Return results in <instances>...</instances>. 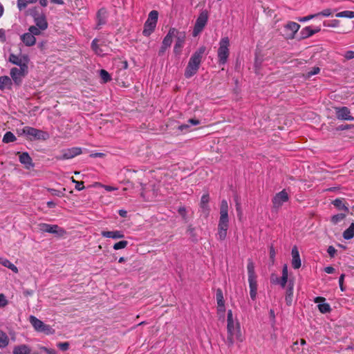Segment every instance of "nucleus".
<instances>
[{
  "instance_id": "obj_1",
  "label": "nucleus",
  "mask_w": 354,
  "mask_h": 354,
  "mask_svg": "<svg viewBox=\"0 0 354 354\" xmlns=\"http://www.w3.org/2000/svg\"><path fill=\"white\" fill-rule=\"evenodd\" d=\"M227 342L229 345H233L234 342H243L241 330V324L232 310L227 311Z\"/></svg>"
},
{
  "instance_id": "obj_2",
  "label": "nucleus",
  "mask_w": 354,
  "mask_h": 354,
  "mask_svg": "<svg viewBox=\"0 0 354 354\" xmlns=\"http://www.w3.org/2000/svg\"><path fill=\"white\" fill-rule=\"evenodd\" d=\"M205 49V46L200 47L190 57L185 71L187 78L192 77L198 71Z\"/></svg>"
},
{
  "instance_id": "obj_3",
  "label": "nucleus",
  "mask_w": 354,
  "mask_h": 354,
  "mask_svg": "<svg viewBox=\"0 0 354 354\" xmlns=\"http://www.w3.org/2000/svg\"><path fill=\"white\" fill-rule=\"evenodd\" d=\"M230 41L228 37H223L218 43L217 50L218 62L220 65H224L227 63L230 56Z\"/></svg>"
},
{
  "instance_id": "obj_4",
  "label": "nucleus",
  "mask_w": 354,
  "mask_h": 354,
  "mask_svg": "<svg viewBox=\"0 0 354 354\" xmlns=\"http://www.w3.org/2000/svg\"><path fill=\"white\" fill-rule=\"evenodd\" d=\"M21 134H24L30 140H46L49 138V134L47 132L28 126L21 129Z\"/></svg>"
},
{
  "instance_id": "obj_5",
  "label": "nucleus",
  "mask_w": 354,
  "mask_h": 354,
  "mask_svg": "<svg viewBox=\"0 0 354 354\" xmlns=\"http://www.w3.org/2000/svg\"><path fill=\"white\" fill-rule=\"evenodd\" d=\"M158 12L156 10H152L149 13L148 18L145 23L142 34L149 37L155 30L158 22Z\"/></svg>"
},
{
  "instance_id": "obj_6",
  "label": "nucleus",
  "mask_w": 354,
  "mask_h": 354,
  "mask_svg": "<svg viewBox=\"0 0 354 354\" xmlns=\"http://www.w3.org/2000/svg\"><path fill=\"white\" fill-rule=\"evenodd\" d=\"M30 323L37 332L43 333L46 335H51L55 333V330L49 325L45 324L42 321L35 316H30Z\"/></svg>"
},
{
  "instance_id": "obj_7",
  "label": "nucleus",
  "mask_w": 354,
  "mask_h": 354,
  "mask_svg": "<svg viewBox=\"0 0 354 354\" xmlns=\"http://www.w3.org/2000/svg\"><path fill=\"white\" fill-rule=\"evenodd\" d=\"M218 226L226 228L229 227L228 204L225 200H223L221 203L220 218Z\"/></svg>"
},
{
  "instance_id": "obj_8",
  "label": "nucleus",
  "mask_w": 354,
  "mask_h": 354,
  "mask_svg": "<svg viewBox=\"0 0 354 354\" xmlns=\"http://www.w3.org/2000/svg\"><path fill=\"white\" fill-rule=\"evenodd\" d=\"M208 15L207 12L203 11L198 17L193 30L192 35L194 37L198 36L204 29L207 24Z\"/></svg>"
},
{
  "instance_id": "obj_9",
  "label": "nucleus",
  "mask_w": 354,
  "mask_h": 354,
  "mask_svg": "<svg viewBox=\"0 0 354 354\" xmlns=\"http://www.w3.org/2000/svg\"><path fill=\"white\" fill-rule=\"evenodd\" d=\"M28 67L23 64L22 67L12 68L10 70V76L15 84H19L21 82L22 79L28 74Z\"/></svg>"
},
{
  "instance_id": "obj_10",
  "label": "nucleus",
  "mask_w": 354,
  "mask_h": 354,
  "mask_svg": "<svg viewBox=\"0 0 354 354\" xmlns=\"http://www.w3.org/2000/svg\"><path fill=\"white\" fill-rule=\"evenodd\" d=\"M38 227L41 232L55 234L59 236H63L66 234V231L63 228L59 227L57 225H50L42 223H39Z\"/></svg>"
},
{
  "instance_id": "obj_11",
  "label": "nucleus",
  "mask_w": 354,
  "mask_h": 354,
  "mask_svg": "<svg viewBox=\"0 0 354 354\" xmlns=\"http://www.w3.org/2000/svg\"><path fill=\"white\" fill-rule=\"evenodd\" d=\"M299 28L300 25L299 24L290 21L284 26L283 35L286 39H293Z\"/></svg>"
},
{
  "instance_id": "obj_12",
  "label": "nucleus",
  "mask_w": 354,
  "mask_h": 354,
  "mask_svg": "<svg viewBox=\"0 0 354 354\" xmlns=\"http://www.w3.org/2000/svg\"><path fill=\"white\" fill-rule=\"evenodd\" d=\"M289 199L288 192L283 189L281 192L277 193L272 198L273 207L278 209L283 204L287 202Z\"/></svg>"
},
{
  "instance_id": "obj_13",
  "label": "nucleus",
  "mask_w": 354,
  "mask_h": 354,
  "mask_svg": "<svg viewBox=\"0 0 354 354\" xmlns=\"http://www.w3.org/2000/svg\"><path fill=\"white\" fill-rule=\"evenodd\" d=\"M82 153L80 147H72L62 151V155L57 156L58 160H66L73 158Z\"/></svg>"
},
{
  "instance_id": "obj_14",
  "label": "nucleus",
  "mask_w": 354,
  "mask_h": 354,
  "mask_svg": "<svg viewBox=\"0 0 354 354\" xmlns=\"http://www.w3.org/2000/svg\"><path fill=\"white\" fill-rule=\"evenodd\" d=\"M176 41L174 47V53L176 55H179L181 54L182 48L184 46V43L185 41V33L184 32H179L178 34H176Z\"/></svg>"
},
{
  "instance_id": "obj_15",
  "label": "nucleus",
  "mask_w": 354,
  "mask_h": 354,
  "mask_svg": "<svg viewBox=\"0 0 354 354\" xmlns=\"http://www.w3.org/2000/svg\"><path fill=\"white\" fill-rule=\"evenodd\" d=\"M145 186L142 188V192L141 193L142 196L145 201H152L158 195V189H156L154 186L151 189V190H149V187Z\"/></svg>"
},
{
  "instance_id": "obj_16",
  "label": "nucleus",
  "mask_w": 354,
  "mask_h": 354,
  "mask_svg": "<svg viewBox=\"0 0 354 354\" xmlns=\"http://www.w3.org/2000/svg\"><path fill=\"white\" fill-rule=\"evenodd\" d=\"M337 118L339 120H353L354 118L350 115V110L346 107H340L335 109Z\"/></svg>"
},
{
  "instance_id": "obj_17",
  "label": "nucleus",
  "mask_w": 354,
  "mask_h": 354,
  "mask_svg": "<svg viewBox=\"0 0 354 354\" xmlns=\"http://www.w3.org/2000/svg\"><path fill=\"white\" fill-rule=\"evenodd\" d=\"M9 61L11 63L19 66V67H22L23 64L28 66V59L27 56L24 55H16L14 54H10L9 57Z\"/></svg>"
},
{
  "instance_id": "obj_18",
  "label": "nucleus",
  "mask_w": 354,
  "mask_h": 354,
  "mask_svg": "<svg viewBox=\"0 0 354 354\" xmlns=\"http://www.w3.org/2000/svg\"><path fill=\"white\" fill-rule=\"evenodd\" d=\"M292 266L294 269H299L301 266L299 250L296 245L293 246L291 251Z\"/></svg>"
},
{
  "instance_id": "obj_19",
  "label": "nucleus",
  "mask_w": 354,
  "mask_h": 354,
  "mask_svg": "<svg viewBox=\"0 0 354 354\" xmlns=\"http://www.w3.org/2000/svg\"><path fill=\"white\" fill-rule=\"evenodd\" d=\"M101 234L103 237L109 238L112 239H120L124 237V234L120 230L114 231H102Z\"/></svg>"
},
{
  "instance_id": "obj_20",
  "label": "nucleus",
  "mask_w": 354,
  "mask_h": 354,
  "mask_svg": "<svg viewBox=\"0 0 354 354\" xmlns=\"http://www.w3.org/2000/svg\"><path fill=\"white\" fill-rule=\"evenodd\" d=\"M176 34H178V30H176L174 28H170L169 32H168V33L165 37V38H164V39L162 41V44L165 47H169L171 45L173 37H176Z\"/></svg>"
},
{
  "instance_id": "obj_21",
  "label": "nucleus",
  "mask_w": 354,
  "mask_h": 354,
  "mask_svg": "<svg viewBox=\"0 0 354 354\" xmlns=\"http://www.w3.org/2000/svg\"><path fill=\"white\" fill-rule=\"evenodd\" d=\"M320 30V27L313 28L311 26H306L301 30V35L303 38H308L319 32Z\"/></svg>"
},
{
  "instance_id": "obj_22",
  "label": "nucleus",
  "mask_w": 354,
  "mask_h": 354,
  "mask_svg": "<svg viewBox=\"0 0 354 354\" xmlns=\"http://www.w3.org/2000/svg\"><path fill=\"white\" fill-rule=\"evenodd\" d=\"M250 288V296L252 300H255L257 295V279H248Z\"/></svg>"
},
{
  "instance_id": "obj_23",
  "label": "nucleus",
  "mask_w": 354,
  "mask_h": 354,
  "mask_svg": "<svg viewBox=\"0 0 354 354\" xmlns=\"http://www.w3.org/2000/svg\"><path fill=\"white\" fill-rule=\"evenodd\" d=\"M201 123L200 120L194 118L189 119L187 121V124H181L178 127V130H180L182 132H187L189 131V128L192 125H198Z\"/></svg>"
},
{
  "instance_id": "obj_24",
  "label": "nucleus",
  "mask_w": 354,
  "mask_h": 354,
  "mask_svg": "<svg viewBox=\"0 0 354 354\" xmlns=\"http://www.w3.org/2000/svg\"><path fill=\"white\" fill-rule=\"evenodd\" d=\"M21 39L27 46H33L36 42L35 37L32 35V34L29 32H26L22 35L21 36Z\"/></svg>"
},
{
  "instance_id": "obj_25",
  "label": "nucleus",
  "mask_w": 354,
  "mask_h": 354,
  "mask_svg": "<svg viewBox=\"0 0 354 354\" xmlns=\"http://www.w3.org/2000/svg\"><path fill=\"white\" fill-rule=\"evenodd\" d=\"M19 161L21 164L24 165L26 168H30L32 165V159L28 153H18Z\"/></svg>"
},
{
  "instance_id": "obj_26",
  "label": "nucleus",
  "mask_w": 354,
  "mask_h": 354,
  "mask_svg": "<svg viewBox=\"0 0 354 354\" xmlns=\"http://www.w3.org/2000/svg\"><path fill=\"white\" fill-rule=\"evenodd\" d=\"M13 354H29L30 348L28 345L21 344L14 347Z\"/></svg>"
},
{
  "instance_id": "obj_27",
  "label": "nucleus",
  "mask_w": 354,
  "mask_h": 354,
  "mask_svg": "<svg viewBox=\"0 0 354 354\" xmlns=\"http://www.w3.org/2000/svg\"><path fill=\"white\" fill-rule=\"evenodd\" d=\"M37 27L40 30H44L48 28V23L44 15L38 16L35 19Z\"/></svg>"
},
{
  "instance_id": "obj_28",
  "label": "nucleus",
  "mask_w": 354,
  "mask_h": 354,
  "mask_svg": "<svg viewBox=\"0 0 354 354\" xmlns=\"http://www.w3.org/2000/svg\"><path fill=\"white\" fill-rule=\"evenodd\" d=\"M332 204L339 210H344L345 212H348V208L346 205L344 198H337L332 202Z\"/></svg>"
},
{
  "instance_id": "obj_29",
  "label": "nucleus",
  "mask_w": 354,
  "mask_h": 354,
  "mask_svg": "<svg viewBox=\"0 0 354 354\" xmlns=\"http://www.w3.org/2000/svg\"><path fill=\"white\" fill-rule=\"evenodd\" d=\"M0 264L9 268L15 273H17L19 272L18 268L7 259L0 257Z\"/></svg>"
},
{
  "instance_id": "obj_30",
  "label": "nucleus",
  "mask_w": 354,
  "mask_h": 354,
  "mask_svg": "<svg viewBox=\"0 0 354 354\" xmlns=\"http://www.w3.org/2000/svg\"><path fill=\"white\" fill-rule=\"evenodd\" d=\"M247 270L248 274V279H257V275L254 270V264L251 260H249L248 263Z\"/></svg>"
},
{
  "instance_id": "obj_31",
  "label": "nucleus",
  "mask_w": 354,
  "mask_h": 354,
  "mask_svg": "<svg viewBox=\"0 0 354 354\" xmlns=\"http://www.w3.org/2000/svg\"><path fill=\"white\" fill-rule=\"evenodd\" d=\"M99 40L97 39H95L92 41L91 47L93 51L97 55H103L105 54L104 50L102 48H100L98 46Z\"/></svg>"
},
{
  "instance_id": "obj_32",
  "label": "nucleus",
  "mask_w": 354,
  "mask_h": 354,
  "mask_svg": "<svg viewBox=\"0 0 354 354\" xmlns=\"http://www.w3.org/2000/svg\"><path fill=\"white\" fill-rule=\"evenodd\" d=\"M9 337L8 335L0 330V348H5L9 344Z\"/></svg>"
},
{
  "instance_id": "obj_33",
  "label": "nucleus",
  "mask_w": 354,
  "mask_h": 354,
  "mask_svg": "<svg viewBox=\"0 0 354 354\" xmlns=\"http://www.w3.org/2000/svg\"><path fill=\"white\" fill-rule=\"evenodd\" d=\"M11 85V80L8 76H3L0 77V88L4 89L10 87Z\"/></svg>"
},
{
  "instance_id": "obj_34",
  "label": "nucleus",
  "mask_w": 354,
  "mask_h": 354,
  "mask_svg": "<svg viewBox=\"0 0 354 354\" xmlns=\"http://www.w3.org/2000/svg\"><path fill=\"white\" fill-rule=\"evenodd\" d=\"M354 236V223H352L343 233L345 239H351Z\"/></svg>"
},
{
  "instance_id": "obj_35",
  "label": "nucleus",
  "mask_w": 354,
  "mask_h": 354,
  "mask_svg": "<svg viewBox=\"0 0 354 354\" xmlns=\"http://www.w3.org/2000/svg\"><path fill=\"white\" fill-rule=\"evenodd\" d=\"M227 229L228 228L218 226L216 237L218 240L223 241L226 238Z\"/></svg>"
},
{
  "instance_id": "obj_36",
  "label": "nucleus",
  "mask_w": 354,
  "mask_h": 354,
  "mask_svg": "<svg viewBox=\"0 0 354 354\" xmlns=\"http://www.w3.org/2000/svg\"><path fill=\"white\" fill-rule=\"evenodd\" d=\"M100 76L103 83H106L111 80V75L106 70H100Z\"/></svg>"
},
{
  "instance_id": "obj_37",
  "label": "nucleus",
  "mask_w": 354,
  "mask_h": 354,
  "mask_svg": "<svg viewBox=\"0 0 354 354\" xmlns=\"http://www.w3.org/2000/svg\"><path fill=\"white\" fill-rule=\"evenodd\" d=\"M216 302H217L218 306H222V304H225L223 294L221 289H220V288L217 289V290H216Z\"/></svg>"
},
{
  "instance_id": "obj_38",
  "label": "nucleus",
  "mask_w": 354,
  "mask_h": 354,
  "mask_svg": "<svg viewBox=\"0 0 354 354\" xmlns=\"http://www.w3.org/2000/svg\"><path fill=\"white\" fill-rule=\"evenodd\" d=\"M15 140H16V137L15 136V135L12 133L10 132V131L6 132L3 138V142L5 143H9V142H14Z\"/></svg>"
},
{
  "instance_id": "obj_39",
  "label": "nucleus",
  "mask_w": 354,
  "mask_h": 354,
  "mask_svg": "<svg viewBox=\"0 0 354 354\" xmlns=\"http://www.w3.org/2000/svg\"><path fill=\"white\" fill-rule=\"evenodd\" d=\"M37 0H17V6L19 10L25 8L28 4L35 3Z\"/></svg>"
},
{
  "instance_id": "obj_40",
  "label": "nucleus",
  "mask_w": 354,
  "mask_h": 354,
  "mask_svg": "<svg viewBox=\"0 0 354 354\" xmlns=\"http://www.w3.org/2000/svg\"><path fill=\"white\" fill-rule=\"evenodd\" d=\"M337 17L354 18V11L345 10L338 12L335 15Z\"/></svg>"
},
{
  "instance_id": "obj_41",
  "label": "nucleus",
  "mask_w": 354,
  "mask_h": 354,
  "mask_svg": "<svg viewBox=\"0 0 354 354\" xmlns=\"http://www.w3.org/2000/svg\"><path fill=\"white\" fill-rule=\"evenodd\" d=\"M346 217V214H337L336 215H334L333 216H332L331 218V222L333 223V224H337L338 223H339L340 221H342V220H344V218Z\"/></svg>"
},
{
  "instance_id": "obj_42",
  "label": "nucleus",
  "mask_w": 354,
  "mask_h": 354,
  "mask_svg": "<svg viewBox=\"0 0 354 354\" xmlns=\"http://www.w3.org/2000/svg\"><path fill=\"white\" fill-rule=\"evenodd\" d=\"M127 245H128V242L127 241H120L118 243H115L113 245V248L115 250H118L125 248L127 246Z\"/></svg>"
},
{
  "instance_id": "obj_43",
  "label": "nucleus",
  "mask_w": 354,
  "mask_h": 354,
  "mask_svg": "<svg viewBox=\"0 0 354 354\" xmlns=\"http://www.w3.org/2000/svg\"><path fill=\"white\" fill-rule=\"evenodd\" d=\"M318 308L322 313H326L330 311V306L326 303L319 304Z\"/></svg>"
},
{
  "instance_id": "obj_44",
  "label": "nucleus",
  "mask_w": 354,
  "mask_h": 354,
  "mask_svg": "<svg viewBox=\"0 0 354 354\" xmlns=\"http://www.w3.org/2000/svg\"><path fill=\"white\" fill-rule=\"evenodd\" d=\"M209 202V195L208 194H204L201 197V207L205 209Z\"/></svg>"
},
{
  "instance_id": "obj_45",
  "label": "nucleus",
  "mask_w": 354,
  "mask_h": 354,
  "mask_svg": "<svg viewBox=\"0 0 354 354\" xmlns=\"http://www.w3.org/2000/svg\"><path fill=\"white\" fill-rule=\"evenodd\" d=\"M316 17H318V15L315 13L313 15H309L304 17H300L298 19V21L300 22H306Z\"/></svg>"
},
{
  "instance_id": "obj_46",
  "label": "nucleus",
  "mask_w": 354,
  "mask_h": 354,
  "mask_svg": "<svg viewBox=\"0 0 354 354\" xmlns=\"http://www.w3.org/2000/svg\"><path fill=\"white\" fill-rule=\"evenodd\" d=\"M28 30V32L32 34L34 37L35 35H39L41 33V30L38 27L34 26H30Z\"/></svg>"
},
{
  "instance_id": "obj_47",
  "label": "nucleus",
  "mask_w": 354,
  "mask_h": 354,
  "mask_svg": "<svg viewBox=\"0 0 354 354\" xmlns=\"http://www.w3.org/2000/svg\"><path fill=\"white\" fill-rule=\"evenodd\" d=\"M319 16H323V17H330L333 14V11L330 8L325 9L322 10V12L316 13Z\"/></svg>"
},
{
  "instance_id": "obj_48",
  "label": "nucleus",
  "mask_w": 354,
  "mask_h": 354,
  "mask_svg": "<svg viewBox=\"0 0 354 354\" xmlns=\"http://www.w3.org/2000/svg\"><path fill=\"white\" fill-rule=\"evenodd\" d=\"M339 24V21L338 20L334 19L330 22H324V26L326 27H337Z\"/></svg>"
},
{
  "instance_id": "obj_49",
  "label": "nucleus",
  "mask_w": 354,
  "mask_h": 354,
  "mask_svg": "<svg viewBox=\"0 0 354 354\" xmlns=\"http://www.w3.org/2000/svg\"><path fill=\"white\" fill-rule=\"evenodd\" d=\"M320 68L319 67H314L311 71H308L306 73L307 77H310L311 76L314 75H317L319 73Z\"/></svg>"
},
{
  "instance_id": "obj_50",
  "label": "nucleus",
  "mask_w": 354,
  "mask_h": 354,
  "mask_svg": "<svg viewBox=\"0 0 354 354\" xmlns=\"http://www.w3.org/2000/svg\"><path fill=\"white\" fill-rule=\"evenodd\" d=\"M225 312V304H222V306L217 305V313L220 317H223Z\"/></svg>"
},
{
  "instance_id": "obj_51",
  "label": "nucleus",
  "mask_w": 354,
  "mask_h": 354,
  "mask_svg": "<svg viewBox=\"0 0 354 354\" xmlns=\"http://www.w3.org/2000/svg\"><path fill=\"white\" fill-rule=\"evenodd\" d=\"M72 180H73V182L75 183V184H76L75 185L76 189L81 191L84 188V183L82 181H76L75 180H74L73 178H72Z\"/></svg>"
},
{
  "instance_id": "obj_52",
  "label": "nucleus",
  "mask_w": 354,
  "mask_h": 354,
  "mask_svg": "<svg viewBox=\"0 0 354 354\" xmlns=\"http://www.w3.org/2000/svg\"><path fill=\"white\" fill-rule=\"evenodd\" d=\"M97 185L101 187H103L107 192H111V191H115V190L118 189V188L115 187H113V186H110V185H102L101 183H97Z\"/></svg>"
},
{
  "instance_id": "obj_53",
  "label": "nucleus",
  "mask_w": 354,
  "mask_h": 354,
  "mask_svg": "<svg viewBox=\"0 0 354 354\" xmlns=\"http://www.w3.org/2000/svg\"><path fill=\"white\" fill-rule=\"evenodd\" d=\"M57 346L62 351H66L68 349L69 344L68 342H62V343H58Z\"/></svg>"
},
{
  "instance_id": "obj_54",
  "label": "nucleus",
  "mask_w": 354,
  "mask_h": 354,
  "mask_svg": "<svg viewBox=\"0 0 354 354\" xmlns=\"http://www.w3.org/2000/svg\"><path fill=\"white\" fill-rule=\"evenodd\" d=\"M8 301L3 295H0V307H4L7 305Z\"/></svg>"
},
{
  "instance_id": "obj_55",
  "label": "nucleus",
  "mask_w": 354,
  "mask_h": 354,
  "mask_svg": "<svg viewBox=\"0 0 354 354\" xmlns=\"http://www.w3.org/2000/svg\"><path fill=\"white\" fill-rule=\"evenodd\" d=\"M344 57L346 59H352L354 58V51L353 50H348L344 54Z\"/></svg>"
},
{
  "instance_id": "obj_56",
  "label": "nucleus",
  "mask_w": 354,
  "mask_h": 354,
  "mask_svg": "<svg viewBox=\"0 0 354 354\" xmlns=\"http://www.w3.org/2000/svg\"><path fill=\"white\" fill-rule=\"evenodd\" d=\"M288 278L286 277L282 276L280 279H279V283L282 288H284L288 281Z\"/></svg>"
},
{
  "instance_id": "obj_57",
  "label": "nucleus",
  "mask_w": 354,
  "mask_h": 354,
  "mask_svg": "<svg viewBox=\"0 0 354 354\" xmlns=\"http://www.w3.org/2000/svg\"><path fill=\"white\" fill-rule=\"evenodd\" d=\"M328 253L330 257H334L336 253V250L333 246H329L327 250Z\"/></svg>"
},
{
  "instance_id": "obj_58",
  "label": "nucleus",
  "mask_w": 354,
  "mask_h": 354,
  "mask_svg": "<svg viewBox=\"0 0 354 354\" xmlns=\"http://www.w3.org/2000/svg\"><path fill=\"white\" fill-rule=\"evenodd\" d=\"M344 276H345L344 274H342L339 279V286L342 291H344L343 282H344Z\"/></svg>"
},
{
  "instance_id": "obj_59",
  "label": "nucleus",
  "mask_w": 354,
  "mask_h": 354,
  "mask_svg": "<svg viewBox=\"0 0 354 354\" xmlns=\"http://www.w3.org/2000/svg\"><path fill=\"white\" fill-rule=\"evenodd\" d=\"M282 276L288 277V266L285 265L282 269Z\"/></svg>"
},
{
  "instance_id": "obj_60",
  "label": "nucleus",
  "mask_w": 354,
  "mask_h": 354,
  "mask_svg": "<svg viewBox=\"0 0 354 354\" xmlns=\"http://www.w3.org/2000/svg\"><path fill=\"white\" fill-rule=\"evenodd\" d=\"M324 271L328 274H332L334 272L335 269L332 266H328L324 268Z\"/></svg>"
},
{
  "instance_id": "obj_61",
  "label": "nucleus",
  "mask_w": 354,
  "mask_h": 354,
  "mask_svg": "<svg viewBox=\"0 0 354 354\" xmlns=\"http://www.w3.org/2000/svg\"><path fill=\"white\" fill-rule=\"evenodd\" d=\"M91 157L92 158H103L104 156V153H91L90 155Z\"/></svg>"
},
{
  "instance_id": "obj_62",
  "label": "nucleus",
  "mask_w": 354,
  "mask_h": 354,
  "mask_svg": "<svg viewBox=\"0 0 354 354\" xmlns=\"http://www.w3.org/2000/svg\"><path fill=\"white\" fill-rule=\"evenodd\" d=\"M118 214L120 216L125 218L127 215V212L124 209H120Z\"/></svg>"
},
{
  "instance_id": "obj_63",
  "label": "nucleus",
  "mask_w": 354,
  "mask_h": 354,
  "mask_svg": "<svg viewBox=\"0 0 354 354\" xmlns=\"http://www.w3.org/2000/svg\"><path fill=\"white\" fill-rule=\"evenodd\" d=\"M275 250L273 247H271L270 249V257L272 259H273L275 257Z\"/></svg>"
},
{
  "instance_id": "obj_64",
  "label": "nucleus",
  "mask_w": 354,
  "mask_h": 354,
  "mask_svg": "<svg viewBox=\"0 0 354 354\" xmlns=\"http://www.w3.org/2000/svg\"><path fill=\"white\" fill-rule=\"evenodd\" d=\"M185 212H186L185 208V207H180V208L178 209V212H179V214H180V215H182L183 216H185Z\"/></svg>"
}]
</instances>
